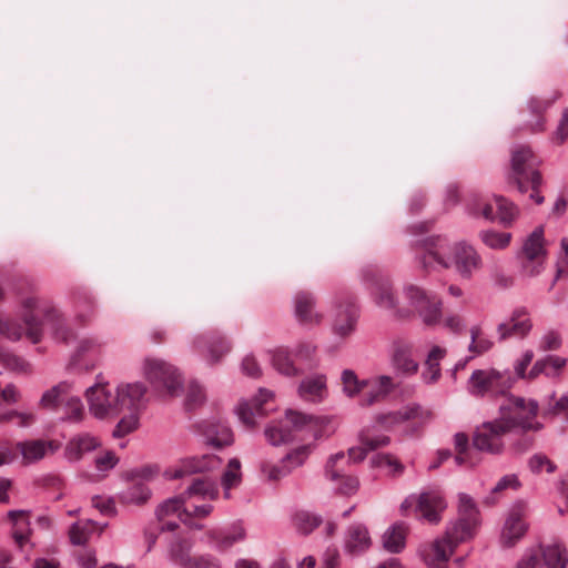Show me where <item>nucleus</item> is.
Masks as SVG:
<instances>
[{"label": "nucleus", "mask_w": 568, "mask_h": 568, "mask_svg": "<svg viewBox=\"0 0 568 568\" xmlns=\"http://www.w3.org/2000/svg\"><path fill=\"white\" fill-rule=\"evenodd\" d=\"M511 432L507 424L500 418L487 422L477 427L474 438V449L469 447L468 436L464 433L455 435V462L459 466L473 467L479 463L477 452H486L489 454H500L504 449V437Z\"/></svg>", "instance_id": "4"}, {"label": "nucleus", "mask_w": 568, "mask_h": 568, "mask_svg": "<svg viewBox=\"0 0 568 568\" xmlns=\"http://www.w3.org/2000/svg\"><path fill=\"white\" fill-rule=\"evenodd\" d=\"M478 510L471 497L459 495L458 518L449 525L445 535L436 539L424 554L426 565L444 568L455 548L471 539L479 525Z\"/></svg>", "instance_id": "2"}, {"label": "nucleus", "mask_w": 568, "mask_h": 568, "mask_svg": "<svg viewBox=\"0 0 568 568\" xmlns=\"http://www.w3.org/2000/svg\"><path fill=\"white\" fill-rule=\"evenodd\" d=\"M72 390L69 382H60L50 389L45 390L40 398V405L48 410L59 412Z\"/></svg>", "instance_id": "36"}, {"label": "nucleus", "mask_w": 568, "mask_h": 568, "mask_svg": "<svg viewBox=\"0 0 568 568\" xmlns=\"http://www.w3.org/2000/svg\"><path fill=\"white\" fill-rule=\"evenodd\" d=\"M182 495L186 501L193 497L199 499L213 500L219 495V488L216 484L207 477L194 478L187 488L182 491Z\"/></svg>", "instance_id": "39"}, {"label": "nucleus", "mask_w": 568, "mask_h": 568, "mask_svg": "<svg viewBox=\"0 0 568 568\" xmlns=\"http://www.w3.org/2000/svg\"><path fill=\"white\" fill-rule=\"evenodd\" d=\"M63 414L59 417L63 422L79 423L84 416V406L79 396L72 393L68 397L63 407L61 408Z\"/></svg>", "instance_id": "46"}, {"label": "nucleus", "mask_w": 568, "mask_h": 568, "mask_svg": "<svg viewBox=\"0 0 568 568\" xmlns=\"http://www.w3.org/2000/svg\"><path fill=\"white\" fill-rule=\"evenodd\" d=\"M337 308L333 331L339 337H346L355 331L358 320V308L352 296L347 297L345 306L338 304Z\"/></svg>", "instance_id": "29"}, {"label": "nucleus", "mask_w": 568, "mask_h": 568, "mask_svg": "<svg viewBox=\"0 0 568 568\" xmlns=\"http://www.w3.org/2000/svg\"><path fill=\"white\" fill-rule=\"evenodd\" d=\"M100 445L98 437L89 433L78 434L67 443L64 456L69 462H79L85 454L95 450Z\"/></svg>", "instance_id": "32"}, {"label": "nucleus", "mask_w": 568, "mask_h": 568, "mask_svg": "<svg viewBox=\"0 0 568 568\" xmlns=\"http://www.w3.org/2000/svg\"><path fill=\"white\" fill-rule=\"evenodd\" d=\"M140 412H129V415L122 417L115 428L112 432V436L115 438L124 437L136 429L139 425Z\"/></svg>", "instance_id": "53"}, {"label": "nucleus", "mask_w": 568, "mask_h": 568, "mask_svg": "<svg viewBox=\"0 0 568 568\" xmlns=\"http://www.w3.org/2000/svg\"><path fill=\"white\" fill-rule=\"evenodd\" d=\"M390 395V376L375 375L367 378L363 394L359 398V406L369 407L382 403Z\"/></svg>", "instance_id": "23"}, {"label": "nucleus", "mask_w": 568, "mask_h": 568, "mask_svg": "<svg viewBox=\"0 0 568 568\" xmlns=\"http://www.w3.org/2000/svg\"><path fill=\"white\" fill-rule=\"evenodd\" d=\"M186 499L182 495V493L178 496L170 497L162 501L155 508V517L158 520H162L164 517L178 514L180 517L181 514L186 517H191V511L185 507Z\"/></svg>", "instance_id": "41"}, {"label": "nucleus", "mask_w": 568, "mask_h": 568, "mask_svg": "<svg viewBox=\"0 0 568 568\" xmlns=\"http://www.w3.org/2000/svg\"><path fill=\"white\" fill-rule=\"evenodd\" d=\"M532 328V323L526 308H517L513 312L509 322L501 323L497 327L499 341H506L511 336L524 338Z\"/></svg>", "instance_id": "27"}, {"label": "nucleus", "mask_w": 568, "mask_h": 568, "mask_svg": "<svg viewBox=\"0 0 568 568\" xmlns=\"http://www.w3.org/2000/svg\"><path fill=\"white\" fill-rule=\"evenodd\" d=\"M538 404L531 399L523 397L509 396L505 403L500 405V419L507 424V427L513 430L520 428L521 430H539L541 425L532 423L537 416Z\"/></svg>", "instance_id": "8"}, {"label": "nucleus", "mask_w": 568, "mask_h": 568, "mask_svg": "<svg viewBox=\"0 0 568 568\" xmlns=\"http://www.w3.org/2000/svg\"><path fill=\"white\" fill-rule=\"evenodd\" d=\"M222 464L220 457L213 454L186 457L180 460L179 465L164 470L165 479H180L197 473H205L219 468Z\"/></svg>", "instance_id": "15"}, {"label": "nucleus", "mask_w": 568, "mask_h": 568, "mask_svg": "<svg viewBox=\"0 0 568 568\" xmlns=\"http://www.w3.org/2000/svg\"><path fill=\"white\" fill-rule=\"evenodd\" d=\"M345 455L337 453L332 455L325 465V476L332 481L337 483L336 489L343 495H353L358 489V479L354 476L344 475L335 468L338 460H344Z\"/></svg>", "instance_id": "28"}, {"label": "nucleus", "mask_w": 568, "mask_h": 568, "mask_svg": "<svg viewBox=\"0 0 568 568\" xmlns=\"http://www.w3.org/2000/svg\"><path fill=\"white\" fill-rule=\"evenodd\" d=\"M408 531V526L404 523L393 525V554L403 551Z\"/></svg>", "instance_id": "58"}, {"label": "nucleus", "mask_w": 568, "mask_h": 568, "mask_svg": "<svg viewBox=\"0 0 568 568\" xmlns=\"http://www.w3.org/2000/svg\"><path fill=\"white\" fill-rule=\"evenodd\" d=\"M272 397V392L260 388L257 396L250 400L242 399L239 402L234 408V413L246 429L254 428L256 425V418H262L266 415L267 409L264 408V404H266Z\"/></svg>", "instance_id": "17"}, {"label": "nucleus", "mask_w": 568, "mask_h": 568, "mask_svg": "<svg viewBox=\"0 0 568 568\" xmlns=\"http://www.w3.org/2000/svg\"><path fill=\"white\" fill-rule=\"evenodd\" d=\"M546 256L544 226H538L524 241L519 254L525 274L529 276L538 275L544 268Z\"/></svg>", "instance_id": "11"}, {"label": "nucleus", "mask_w": 568, "mask_h": 568, "mask_svg": "<svg viewBox=\"0 0 568 568\" xmlns=\"http://www.w3.org/2000/svg\"><path fill=\"white\" fill-rule=\"evenodd\" d=\"M22 307L24 325L0 318L1 335L18 341L26 333L27 337L37 344L44 329H49L57 342L69 344L74 338V332L69 328L65 318L51 302L32 296L23 301Z\"/></svg>", "instance_id": "1"}, {"label": "nucleus", "mask_w": 568, "mask_h": 568, "mask_svg": "<svg viewBox=\"0 0 568 568\" xmlns=\"http://www.w3.org/2000/svg\"><path fill=\"white\" fill-rule=\"evenodd\" d=\"M322 521L323 519L320 515L307 510H298L293 516L294 526L303 535L311 534Z\"/></svg>", "instance_id": "47"}, {"label": "nucleus", "mask_w": 568, "mask_h": 568, "mask_svg": "<svg viewBox=\"0 0 568 568\" xmlns=\"http://www.w3.org/2000/svg\"><path fill=\"white\" fill-rule=\"evenodd\" d=\"M433 418L432 410L423 408L414 402L406 403L395 410L393 409V427L403 426V430L409 435L418 433Z\"/></svg>", "instance_id": "14"}, {"label": "nucleus", "mask_w": 568, "mask_h": 568, "mask_svg": "<svg viewBox=\"0 0 568 568\" xmlns=\"http://www.w3.org/2000/svg\"><path fill=\"white\" fill-rule=\"evenodd\" d=\"M393 368L403 375H413L418 371V363L413 356V345L404 339L393 343Z\"/></svg>", "instance_id": "30"}, {"label": "nucleus", "mask_w": 568, "mask_h": 568, "mask_svg": "<svg viewBox=\"0 0 568 568\" xmlns=\"http://www.w3.org/2000/svg\"><path fill=\"white\" fill-rule=\"evenodd\" d=\"M561 347V335L556 331L547 332L539 341L541 352L557 351Z\"/></svg>", "instance_id": "59"}, {"label": "nucleus", "mask_w": 568, "mask_h": 568, "mask_svg": "<svg viewBox=\"0 0 568 568\" xmlns=\"http://www.w3.org/2000/svg\"><path fill=\"white\" fill-rule=\"evenodd\" d=\"M446 355V348L442 346H434L425 362L426 369L423 373V377L427 383H435L440 377V361Z\"/></svg>", "instance_id": "45"}, {"label": "nucleus", "mask_w": 568, "mask_h": 568, "mask_svg": "<svg viewBox=\"0 0 568 568\" xmlns=\"http://www.w3.org/2000/svg\"><path fill=\"white\" fill-rule=\"evenodd\" d=\"M119 459L113 452H106L104 455L95 458V468L99 471H108L115 467Z\"/></svg>", "instance_id": "64"}, {"label": "nucleus", "mask_w": 568, "mask_h": 568, "mask_svg": "<svg viewBox=\"0 0 568 568\" xmlns=\"http://www.w3.org/2000/svg\"><path fill=\"white\" fill-rule=\"evenodd\" d=\"M416 314L426 326H435L443 318V301L435 293L427 292L414 284H407L400 296L393 297V316L408 321Z\"/></svg>", "instance_id": "5"}, {"label": "nucleus", "mask_w": 568, "mask_h": 568, "mask_svg": "<svg viewBox=\"0 0 568 568\" xmlns=\"http://www.w3.org/2000/svg\"><path fill=\"white\" fill-rule=\"evenodd\" d=\"M90 413L97 418L115 417L121 414L119 396L106 385L95 384L85 390Z\"/></svg>", "instance_id": "13"}, {"label": "nucleus", "mask_w": 568, "mask_h": 568, "mask_svg": "<svg viewBox=\"0 0 568 568\" xmlns=\"http://www.w3.org/2000/svg\"><path fill=\"white\" fill-rule=\"evenodd\" d=\"M480 239L488 247L501 250L509 245L511 234L496 231H484L480 233Z\"/></svg>", "instance_id": "52"}, {"label": "nucleus", "mask_w": 568, "mask_h": 568, "mask_svg": "<svg viewBox=\"0 0 568 568\" xmlns=\"http://www.w3.org/2000/svg\"><path fill=\"white\" fill-rule=\"evenodd\" d=\"M241 480V463L237 458H231L227 468L222 476V485L225 490L237 485Z\"/></svg>", "instance_id": "54"}, {"label": "nucleus", "mask_w": 568, "mask_h": 568, "mask_svg": "<svg viewBox=\"0 0 568 568\" xmlns=\"http://www.w3.org/2000/svg\"><path fill=\"white\" fill-rule=\"evenodd\" d=\"M361 275L376 305L390 308V293L386 287V280L381 275L379 268L375 265L366 266L362 270Z\"/></svg>", "instance_id": "20"}, {"label": "nucleus", "mask_w": 568, "mask_h": 568, "mask_svg": "<svg viewBox=\"0 0 568 568\" xmlns=\"http://www.w3.org/2000/svg\"><path fill=\"white\" fill-rule=\"evenodd\" d=\"M567 359L565 357L549 355L535 362L528 372V381H534L544 374L547 377H556L566 367Z\"/></svg>", "instance_id": "38"}, {"label": "nucleus", "mask_w": 568, "mask_h": 568, "mask_svg": "<svg viewBox=\"0 0 568 568\" xmlns=\"http://www.w3.org/2000/svg\"><path fill=\"white\" fill-rule=\"evenodd\" d=\"M192 548L193 541L191 538L174 535L168 545L169 559L185 568L193 559L191 557Z\"/></svg>", "instance_id": "37"}, {"label": "nucleus", "mask_w": 568, "mask_h": 568, "mask_svg": "<svg viewBox=\"0 0 568 568\" xmlns=\"http://www.w3.org/2000/svg\"><path fill=\"white\" fill-rule=\"evenodd\" d=\"M315 297L308 292H298L294 296L295 317L302 325H312L320 322V315L314 311Z\"/></svg>", "instance_id": "34"}, {"label": "nucleus", "mask_w": 568, "mask_h": 568, "mask_svg": "<svg viewBox=\"0 0 568 568\" xmlns=\"http://www.w3.org/2000/svg\"><path fill=\"white\" fill-rule=\"evenodd\" d=\"M301 398L312 403L322 402L326 394V377L325 375H314L304 378L298 387Z\"/></svg>", "instance_id": "35"}, {"label": "nucleus", "mask_w": 568, "mask_h": 568, "mask_svg": "<svg viewBox=\"0 0 568 568\" xmlns=\"http://www.w3.org/2000/svg\"><path fill=\"white\" fill-rule=\"evenodd\" d=\"M245 539V530L240 524H234L230 529H210L202 540L214 547L217 551H225L234 544Z\"/></svg>", "instance_id": "26"}, {"label": "nucleus", "mask_w": 568, "mask_h": 568, "mask_svg": "<svg viewBox=\"0 0 568 568\" xmlns=\"http://www.w3.org/2000/svg\"><path fill=\"white\" fill-rule=\"evenodd\" d=\"M241 368H242L243 374H245L250 377H253V378H257L262 374L258 363L256 362L255 357L252 355H246L243 358Z\"/></svg>", "instance_id": "63"}, {"label": "nucleus", "mask_w": 568, "mask_h": 568, "mask_svg": "<svg viewBox=\"0 0 568 568\" xmlns=\"http://www.w3.org/2000/svg\"><path fill=\"white\" fill-rule=\"evenodd\" d=\"M271 361L273 367L283 375L293 376L298 373L290 353L286 349L278 348L272 352Z\"/></svg>", "instance_id": "50"}, {"label": "nucleus", "mask_w": 568, "mask_h": 568, "mask_svg": "<svg viewBox=\"0 0 568 568\" xmlns=\"http://www.w3.org/2000/svg\"><path fill=\"white\" fill-rule=\"evenodd\" d=\"M513 378L497 369H476L470 375L467 389L475 397L506 396L513 387Z\"/></svg>", "instance_id": "9"}, {"label": "nucleus", "mask_w": 568, "mask_h": 568, "mask_svg": "<svg viewBox=\"0 0 568 568\" xmlns=\"http://www.w3.org/2000/svg\"><path fill=\"white\" fill-rule=\"evenodd\" d=\"M205 434L207 443L217 448L232 445L234 442L232 429L221 423H211Z\"/></svg>", "instance_id": "43"}, {"label": "nucleus", "mask_w": 568, "mask_h": 568, "mask_svg": "<svg viewBox=\"0 0 568 568\" xmlns=\"http://www.w3.org/2000/svg\"><path fill=\"white\" fill-rule=\"evenodd\" d=\"M205 399L203 388L197 383H191L185 397V409L191 412L201 405Z\"/></svg>", "instance_id": "55"}, {"label": "nucleus", "mask_w": 568, "mask_h": 568, "mask_svg": "<svg viewBox=\"0 0 568 568\" xmlns=\"http://www.w3.org/2000/svg\"><path fill=\"white\" fill-rule=\"evenodd\" d=\"M146 378L154 387H164L170 396H179L183 379L175 367L161 359H146L144 364Z\"/></svg>", "instance_id": "12"}, {"label": "nucleus", "mask_w": 568, "mask_h": 568, "mask_svg": "<svg viewBox=\"0 0 568 568\" xmlns=\"http://www.w3.org/2000/svg\"><path fill=\"white\" fill-rule=\"evenodd\" d=\"M17 448L20 452L26 464H32L42 459L47 452H55L58 445L53 440L30 439L17 443Z\"/></svg>", "instance_id": "33"}, {"label": "nucleus", "mask_w": 568, "mask_h": 568, "mask_svg": "<svg viewBox=\"0 0 568 568\" xmlns=\"http://www.w3.org/2000/svg\"><path fill=\"white\" fill-rule=\"evenodd\" d=\"M27 514H29V511L23 509H12L8 511V518L14 526L12 537L19 547H22L29 539L30 521L27 518H22Z\"/></svg>", "instance_id": "42"}, {"label": "nucleus", "mask_w": 568, "mask_h": 568, "mask_svg": "<svg viewBox=\"0 0 568 568\" xmlns=\"http://www.w3.org/2000/svg\"><path fill=\"white\" fill-rule=\"evenodd\" d=\"M74 305L78 311V316L82 320L89 317L95 307L93 296L85 290H80L74 293Z\"/></svg>", "instance_id": "51"}, {"label": "nucleus", "mask_w": 568, "mask_h": 568, "mask_svg": "<svg viewBox=\"0 0 568 568\" xmlns=\"http://www.w3.org/2000/svg\"><path fill=\"white\" fill-rule=\"evenodd\" d=\"M320 430L317 417L297 410L287 409L285 417L278 422L268 424L264 430L267 442L278 446L293 440H306L316 438Z\"/></svg>", "instance_id": "6"}, {"label": "nucleus", "mask_w": 568, "mask_h": 568, "mask_svg": "<svg viewBox=\"0 0 568 568\" xmlns=\"http://www.w3.org/2000/svg\"><path fill=\"white\" fill-rule=\"evenodd\" d=\"M447 504L438 491H426L419 495L416 508L420 517L432 525H437L442 520V514Z\"/></svg>", "instance_id": "25"}, {"label": "nucleus", "mask_w": 568, "mask_h": 568, "mask_svg": "<svg viewBox=\"0 0 568 568\" xmlns=\"http://www.w3.org/2000/svg\"><path fill=\"white\" fill-rule=\"evenodd\" d=\"M541 560L547 568H566L567 551L558 545L546 546L524 557L516 568H540Z\"/></svg>", "instance_id": "16"}, {"label": "nucleus", "mask_w": 568, "mask_h": 568, "mask_svg": "<svg viewBox=\"0 0 568 568\" xmlns=\"http://www.w3.org/2000/svg\"><path fill=\"white\" fill-rule=\"evenodd\" d=\"M206 347L207 362L213 365L219 363L226 353L231 349V344L221 335L216 333L199 335L194 339V347L196 349Z\"/></svg>", "instance_id": "31"}, {"label": "nucleus", "mask_w": 568, "mask_h": 568, "mask_svg": "<svg viewBox=\"0 0 568 568\" xmlns=\"http://www.w3.org/2000/svg\"><path fill=\"white\" fill-rule=\"evenodd\" d=\"M551 102L552 101H550V100H542V99H538V98H534L530 100V102H529L530 111L532 114H535L538 118L537 122L532 125L534 131H542L544 130L545 120L541 114L547 108L550 106Z\"/></svg>", "instance_id": "56"}, {"label": "nucleus", "mask_w": 568, "mask_h": 568, "mask_svg": "<svg viewBox=\"0 0 568 568\" xmlns=\"http://www.w3.org/2000/svg\"><path fill=\"white\" fill-rule=\"evenodd\" d=\"M16 419L18 426L26 427L34 420V416L31 413H20L17 410H9L0 415V422H11Z\"/></svg>", "instance_id": "61"}, {"label": "nucleus", "mask_w": 568, "mask_h": 568, "mask_svg": "<svg viewBox=\"0 0 568 568\" xmlns=\"http://www.w3.org/2000/svg\"><path fill=\"white\" fill-rule=\"evenodd\" d=\"M0 363H2L6 367L18 372L26 371L28 366L23 358L2 347H0Z\"/></svg>", "instance_id": "57"}, {"label": "nucleus", "mask_w": 568, "mask_h": 568, "mask_svg": "<svg viewBox=\"0 0 568 568\" xmlns=\"http://www.w3.org/2000/svg\"><path fill=\"white\" fill-rule=\"evenodd\" d=\"M424 268H449L455 265L463 278H470L481 266V258L475 248L465 243L450 244L445 236H429L424 241L420 256Z\"/></svg>", "instance_id": "3"}, {"label": "nucleus", "mask_w": 568, "mask_h": 568, "mask_svg": "<svg viewBox=\"0 0 568 568\" xmlns=\"http://www.w3.org/2000/svg\"><path fill=\"white\" fill-rule=\"evenodd\" d=\"M527 514L528 507L526 503L519 501L514 505L501 532V541L505 546H514L526 534L528 528L525 520Z\"/></svg>", "instance_id": "18"}, {"label": "nucleus", "mask_w": 568, "mask_h": 568, "mask_svg": "<svg viewBox=\"0 0 568 568\" xmlns=\"http://www.w3.org/2000/svg\"><path fill=\"white\" fill-rule=\"evenodd\" d=\"M151 489L143 481L133 483L120 493V499L124 504L143 505L151 497Z\"/></svg>", "instance_id": "44"}, {"label": "nucleus", "mask_w": 568, "mask_h": 568, "mask_svg": "<svg viewBox=\"0 0 568 568\" xmlns=\"http://www.w3.org/2000/svg\"><path fill=\"white\" fill-rule=\"evenodd\" d=\"M185 568H222L221 560L213 555L205 554L193 557Z\"/></svg>", "instance_id": "60"}, {"label": "nucleus", "mask_w": 568, "mask_h": 568, "mask_svg": "<svg viewBox=\"0 0 568 568\" xmlns=\"http://www.w3.org/2000/svg\"><path fill=\"white\" fill-rule=\"evenodd\" d=\"M103 343L97 336L82 337L77 345L75 352L72 355V364L78 365L81 359L97 358L102 349Z\"/></svg>", "instance_id": "40"}, {"label": "nucleus", "mask_w": 568, "mask_h": 568, "mask_svg": "<svg viewBox=\"0 0 568 568\" xmlns=\"http://www.w3.org/2000/svg\"><path fill=\"white\" fill-rule=\"evenodd\" d=\"M372 545L367 527L364 524H352L345 531L343 549L351 557H357L366 552Z\"/></svg>", "instance_id": "22"}, {"label": "nucleus", "mask_w": 568, "mask_h": 568, "mask_svg": "<svg viewBox=\"0 0 568 568\" xmlns=\"http://www.w3.org/2000/svg\"><path fill=\"white\" fill-rule=\"evenodd\" d=\"M529 467L534 473H540L545 467L547 473H552L556 468L555 464L542 454H536L529 459Z\"/></svg>", "instance_id": "62"}, {"label": "nucleus", "mask_w": 568, "mask_h": 568, "mask_svg": "<svg viewBox=\"0 0 568 568\" xmlns=\"http://www.w3.org/2000/svg\"><path fill=\"white\" fill-rule=\"evenodd\" d=\"M390 416L381 414L375 422L361 434V443L371 450L386 446L389 443Z\"/></svg>", "instance_id": "21"}, {"label": "nucleus", "mask_w": 568, "mask_h": 568, "mask_svg": "<svg viewBox=\"0 0 568 568\" xmlns=\"http://www.w3.org/2000/svg\"><path fill=\"white\" fill-rule=\"evenodd\" d=\"M467 210L473 216H483L493 221L498 217L505 226L513 223L518 214L517 206L503 196H495V206L481 196L474 195L467 203Z\"/></svg>", "instance_id": "10"}, {"label": "nucleus", "mask_w": 568, "mask_h": 568, "mask_svg": "<svg viewBox=\"0 0 568 568\" xmlns=\"http://www.w3.org/2000/svg\"><path fill=\"white\" fill-rule=\"evenodd\" d=\"M121 413L142 412L146 408V387L141 382L122 383L116 386Z\"/></svg>", "instance_id": "19"}, {"label": "nucleus", "mask_w": 568, "mask_h": 568, "mask_svg": "<svg viewBox=\"0 0 568 568\" xmlns=\"http://www.w3.org/2000/svg\"><path fill=\"white\" fill-rule=\"evenodd\" d=\"M539 159L534 154L530 148L525 145L516 146L511 152V171L508 182L515 185L520 193L531 191L529 197L537 204L544 202V196L539 194L541 185V174L538 171Z\"/></svg>", "instance_id": "7"}, {"label": "nucleus", "mask_w": 568, "mask_h": 568, "mask_svg": "<svg viewBox=\"0 0 568 568\" xmlns=\"http://www.w3.org/2000/svg\"><path fill=\"white\" fill-rule=\"evenodd\" d=\"M469 353L474 356H480L493 348L494 343L483 333L480 326L475 325L470 328Z\"/></svg>", "instance_id": "48"}, {"label": "nucleus", "mask_w": 568, "mask_h": 568, "mask_svg": "<svg viewBox=\"0 0 568 568\" xmlns=\"http://www.w3.org/2000/svg\"><path fill=\"white\" fill-rule=\"evenodd\" d=\"M341 379L343 392L349 398L361 394L367 385V378L359 379L353 369H344Z\"/></svg>", "instance_id": "49"}, {"label": "nucleus", "mask_w": 568, "mask_h": 568, "mask_svg": "<svg viewBox=\"0 0 568 568\" xmlns=\"http://www.w3.org/2000/svg\"><path fill=\"white\" fill-rule=\"evenodd\" d=\"M310 446L303 445L283 457L277 465H265L263 471L267 474L268 479L277 480L287 476L295 467L301 466L307 458Z\"/></svg>", "instance_id": "24"}]
</instances>
